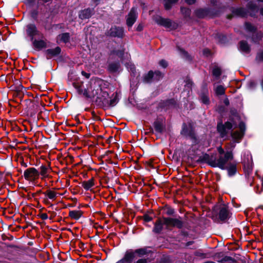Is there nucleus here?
Instances as JSON below:
<instances>
[{
	"label": "nucleus",
	"instance_id": "4d7b16f0",
	"mask_svg": "<svg viewBox=\"0 0 263 263\" xmlns=\"http://www.w3.org/2000/svg\"><path fill=\"white\" fill-rule=\"evenodd\" d=\"M185 2L189 5H191L195 2V0H185Z\"/></svg>",
	"mask_w": 263,
	"mask_h": 263
},
{
	"label": "nucleus",
	"instance_id": "79ce46f5",
	"mask_svg": "<svg viewBox=\"0 0 263 263\" xmlns=\"http://www.w3.org/2000/svg\"><path fill=\"white\" fill-rule=\"evenodd\" d=\"M226 129H230L232 128V124L230 122H226L223 125Z\"/></svg>",
	"mask_w": 263,
	"mask_h": 263
},
{
	"label": "nucleus",
	"instance_id": "603ef678",
	"mask_svg": "<svg viewBox=\"0 0 263 263\" xmlns=\"http://www.w3.org/2000/svg\"><path fill=\"white\" fill-rule=\"evenodd\" d=\"M126 66L127 68H130L133 72L135 70V67L132 64H128Z\"/></svg>",
	"mask_w": 263,
	"mask_h": 263
},
{
	"label": "nucleus",
	"instance_id": "58836bf2",
	"mask_svg": "<svg viewBox=\"0 0 263 263\" xmlns=\"http://www.w3.org/2000/svg\"><path fill=\"white\" fill-rule=\"evenodd\" d=\"M118 102L117 94L116 93L114 98L110 100L109 105L111 106H115Z\"/></svg>",
	"mask_w": 263,
	"mask_h": 263
},
{
	"label": "nucleus",
	"instance_id": "a19ab883",
	"mask_svg": "<svg viewBox=\"0 0 263 263\" xmlns=\"http://www.w3.org/2000/svg\"><path fill=\"white\" fill-rule=\"evenodd\" d=\"M135 253H137L141 255L146 254V250L144 249H139L135 250Z\"/></svg>",
	"mask_w": 263,
	"mask_h": 263
},
{
	"label": "nucleus",
	"instance_id": "aec40b11",
	"mask_svg": "<svg viewBox=\"0 0 263 263\" xmlns=\"http://www.w3.org/2000/svg\"><path fill=\"white\" fill-rule=\"evenodd\" d=\"M92 15V11L90 9H86L82 10L79 13V17L82 19H86L89 18Z\"/></svg>",
	"mask_w": 263,
	"mask_h": 263
},
{
	"label": "nucleus",
	"instance_id": "f3484780",
	"mask_svg": "<svg viewBox=\"0 0 263 263\" xmlns=\"http://www.w3.org/2000/svg\"><path fill=\"white\" fill-rule=\"evenodd\" d=\"M239 49L245 53H249L250 51V47L247 42L242 41L239 42Z\"/></svg>",
	"mask_w": 263,
	"mask_h": 263
},
{
	"label": "nucleus",
	"instance_id": "39448f33",
	"mask_svg": "<svg viewBox=\"0 0 263 263\" xmlns=\"http://www.w3.org/2000/svg\"><path fill=\"white\" fill-rule=\"evenodd\" d=\"M39 172L34 167L27 168L24 172V177L28 181L33 182L39 179Z\"/></svg>",
	"mask_w": 263,
	"mask_h": 263
},
{
	"label": "nucleus",
	"instance_id": "de8ad7c7",
	"mask_svg": "<svg viewBox=\"0 0 263 263\" xmlns=\"http://www.w3.org/2000/svg\"><path fill=\"white\" fill-rule=\"evenodd\" d=\"M195 254L197 256H200L202 258H205L206 257V255L205 254L199 252H196Z\"/></svg>",
	"mask_w": 263,
	"mask_h": 263
},
{
	"label": "nucleus",
	"instance_id": "f704fd0d",
	"mask_svg": "<svg viewBox=\"0 0 263 263\" xmlns=\"http://www.w3.org/2000/svg\"><path fill=\"white\" fill-rule=\"evenodd\" d=\"M245 27L247 31L251 32H254L256 30L255 27L250 23H246L245 24Z\"/></svg>",
	"mask_w": 263,
	"mask_h": 263
},
{
	"label": "nucleus",
	"instance_id": "a211bd4d",
	"mask_svg": "<svg viewBox=\"0 0 263 263\" xmlns=\"http://www.w3.org/2000/svg\"><path fill=\"white\" fill-rule=\"evenodd\" d=\"M195 15L199 18H203L209 15V11L206 9H199L195 11Z\"/></svg>",
	"mask_w": 263,
	"mask_h": 263
},
{
	"label": "nucleus",
	"instance_id": "f8f14e48",
	"mask_svg": "<svg viewBox=\"0 0 263 263\" xmlns=\"http://www.w3.org/2000/svg\"><path fill=\"white\" fill-rule=\"evenodd\" d=\"M43 194L45 195V198H44V201L46 203H48L49 201L48 199H50L54 201L56 199L58 193L51 190H47L45 192H43Z\"/></svg>",
	"mask_w": 263,
	"mask_h": 263
},
{
	"label": "nucleus",
	"instance_id": "f257e3e1",
	"mask_svg": "<svg viewBox=\"0 0 263 263\" xmlns=\"http://www.w3.org/2000/svg\"><path fill=\"white\" fill-rule=\"evenodd\" d=\"M217 151L219 154L218 158L216 156L212 155L211 156L206 155L205 158L208 163L212 167H218L220 168H224L225 163L228 162L233 158V154L231 152H224L223 148L219 146L217 148Z\"/></svg>",
	"mask_w": 263,
	"mask_h": 263
},
{
	"label": "nucleus",
	"instance_id": "20e7f679",
	"mask_svg": "<svg viewBox=\"0 0 263 263\" xmlns=\"http://www.w3.org/2000/svg\"><path fill=\"white\" fill-rule=\"evenodd\" d=\"M216 212L218 216V221L219 222L226 221L231 216L229 206L225 204H220L217 206L216 208Z\"/></svg>",
	"mask_w": 263,
	"mask_h": 263
},
{
	"label": "nucleus",
	"instance_id": "8fccbe9b",
	"mask_svg": "<svg viewBox=\"0 0 263 263\" xmlns=\"http://www.w3.org/2000/svg\"><path fill=\"white\" fill-rule=\"evenodd\" d=\"M257 58L258 60L263 61V51L258 53Z\"/></svg>",
	"mask_w": 263,
	"mask_h": 263
},
{
	"label": "nucleus",
	"instance_id": "5701e85b",
	"mask_svg": "<svg viewBox=\"0 0 263 263\" xmlns=\"http://www.w3.org/2000/svg\"><path fill=\"white\" fill-rule=\"evenodd\" d=\"M32 41L34 47L37 49H42L46 46V42L43 40H33Z\"/></svg>",
	"mask_w": 263,
	"mask_h": 263
},
{
	"label": "nucleus",
	"instance_id": "6e6552de",
	"mask_svg": "<svg viewBox=\"0 0 263 263\" xmlns=\"http://www.w3.org/2000/svg\"><path fill=\"white\" fill-rule=\"evenodd\" d=\"M26 32L27 35L33 41L34 37L40 34V31L36 26L33 24H29L26 26Z\"/></svg>",
	"mask_w": 263,
	"mask_h": 263
},
{
	"label": "nucleus",
	"instance_id": "6ab92c4d",
	"mask_svg": "<svg viewBox=\"0 0 263 263\" xmlns=\"http://www.w3.org/2000/svg\"><path fill=\"white\" fill-rule=\"evenodd\" d=\"M95 185V179L93 178H91L90 179L87 181H84L82 183V186L86 190H88L91 187Z\"/></svg>",
	"mask_w": 263,
	"mask_h": 263
},
{
	"label": "nucleus",
	"instance_id": "338daca9",
	"mask_svg": "<svg viewBox=\"0 0 263 263\" xmlns=\"http://www.w3.org/2000/svg\"><path fill=\"white\" fill-rule=\"evenodd\" d=\"M260 14L263 16V8L260 9Z\"/></svg>",
	"mask_w": 263,
	"mask_h": 263
},
{
	"label": "nucleus",
	"instance_id": "774afa93",
	"mask_svg": "<svg viewBox=\"0 0 263 263\" xmlns=\"http://www.w3.org/2000/svg\"><path fill=\"white\" fill-rule=\"evenodd\" d=\"M141 29V27H140V26H138V28H137V30H140Z\"/></svg>",
	"mask_w": 263,
	"mask_h": 263
},
{
	"label": "nucleus",
	"instance_id": "37998d69",
	"mask_svg": "<svg viewBox=\"0 0 263 263\" xmlns=\"http://www.w3.org/2000/svg\"><path fill=\"white\" fill-rule=\"evenodd\" d=\"M159 65L163 68H166L167 66V63L164 60H161L159 62Z\"/></svg>",
	"mask_w": 263,
	"mask_h": 263
},
{
	"label": "nucleus",
	"instance_id": "dca6fc26",
	"mask_svg": "<svg viewBox=\"0 0 263 263\" xmlns=\"http://www.w3.org/2000/svg\"><path fill=\"white\" fill-rule=\"evenodd\" d=\"M108 93L106 91H103L98 97H97V100L96 101H99L102 104H106L108 103Z\"/></svg>",
	"mask_w": 263,
	"mask_h": 263
},
{
	"label": "nucleus",
	"instance_id": "09e8293b",
	"mask_svg": "<svg viewBox=\"0 0 263 263\" xmlns=\"http://www.w3.org/2000/svg\"><path fill=\"white\" fill-rule=\"evenodd\" d=\"M40 217L42 220H46L48 218V215L46 213H42Z\"/></svg>",
	"mask_w": 263,
	"mask_h": 263
},
{
	"label": "nucleus",
	"instance_id": "393cba45",
	"mask_svg": "<svg viewBox=\"0 0 263 263\" xmlns=\"http://www.w3.org/2000/svg\"><path fill=\"white\" fill-rule=\"evenodd\" d=\"M154 72L152 70L149 71L147 74L144 76L143 80L145 83H151L154 80Z\"/></svg>",
	"mask_w": 263,
	"mask_h": 263
},
{
	"label": "nucleus",
	"instance_id": "72a5a7b5",
	"mask_svg": "<svg viewBox=\"0 0 263 263\" xmlns=\"http://www.w3.org/2000/svg\"><path fill=\"white\" fill-rule=\"evenodd\" d=\"M200 99L203 103L205 104H209L210 101L206 93H203L200 96Z\"/></svg>",
	"mask_w": 263,
	"mask_h": 263
},
{
	"label": "nucleus",
	"instance_id": "c03bdc74",
	"mask_svg": "<svg viewBox=\"0 0 263 263\" xmlns=\"http://www.w3.org/2000/svg\"><path fill=\"white\" fill-rule=\"evenodd\" d=\"M143 220L145 222H149L152 220V217L146 214L143 216Z\"/></svg>",
	"mask_w": 263,
	"mask_h": 263
},
{
	"label": "nucleus",
	"instance_id": "423d86ee",
	"mask_svg": "<svg viewBox=\"0 0 263 263\" xmlns=\"http://www.w3.org/2000/svg\"><path fill=\"white\" fill-rule=\"evenodd\" d=\"M107 35L112 37L122 38L124 35V29L121 27H112L107 32Z\"/></svg>",
	"mask_w": 263,
	"mask_h": 263
},
{
	"label": "nucleus",
	"instance_id": "c9c22d12",
	"mask_svg": "<svg viewBox=\"0 0 263 263\" xmlns=\"http://www.w3.org/2000/svg\"><path fill=\"white\" fill-rule=\"evenodd\" d=\"M225 91L224 88L221 85H219L216 89V93L218 95H222L224 94Z\"/></svg>",
	"mask_w": 263,
	"mask_h": 263
},
{
	"label": "nucleus",
	"instance_id": "bf43d9fd",
	"mask_svg": "<svg viewBox=\"0 0 263 263\" xmlns=\"http://www.w3.org/2000/svg\"><path fill=\"white\" fill-rule=\"evenodd\" d=\"M21 164L22 166L24 167H27V164L25 162H24L23 161H22L21 162Z\"/></svg>",
	"mask_w": 263,
	"mask_h": 263
},
{
	"label": "nucleus",
	"instance_id": "ddd939ff",
	"mask_svg": "<svg viewBox=\"0 0 263 263\" xmlns=\"http://www.w3.org/2000/svg\"><path fill=\"white\" fill-rule=\"evenodd\" d=\"M221 169L227 170L228 171V175L229 176H232L236 173V164L235 163H226L224 168Z\"/></svg>",
	"mask_w": 263,
	"mask_h": 263
},
{
	"label": "nucleus",
	"instance_id": "6e6d98bb",
	"mask_svg": "<svg viewBox=\"0 0 263 263\" xmlns=\"http://www.w3.org/2000/svg\"><path fill=\"white\" fill-rule=\"evenodd\" d=\"M82 74L84 76H85L86 78H89L90 77V74L84 71H82Z\"/></svg>",
	"mask_w": 263,
	"mask_h": 263
},
{
	"label": "nucleus",
	"instance_id": "69168bd1",
	"mask_svg": "<svg viewBox=\"0 0 263 263\" xmlns=\"http://www.w3.org/2000/svg\"><path fill=\"white\" fill-rule=\"evenodd\" d=\"M224 103H225V104H226V105H229V102L228 100H227H227H226L224 101Z\"/></svg>",
	"mask_w": 263,
	"mask_h": 263
},
{
	"label": "nucleus",
	"instance_id": "bb28decb",
	"mask_svg": "<svg viewBox=\"0 0 263 263\" xmlns=\"http://www.w3.org/2000/svg\"><path fill=\"white\" fill-rule=\"evenodd\" d=\"M154 128L155 130L159 133H161L163 130V126L161 122L159 121H156L154 124Z\"/></svg>",
	"mask_w": 263,
	"mask_h": 263
},
{
	"label": "nucleus",
	"instance_id": "412c9836",
	"mask_svg": "<svg viewBox=\"0 0 263 263\" xmlns=\"http://www.w3.org/2000/svg\"><path fill=\"white\" fill-rule=\"evenodd\" d=\"M83 212L81 211L73 210L69 212V216L73 219L78 220L82 215Z\"/></svg>",
	"mask_w": 263,
	"mask_h": 263
},
{
	"label": "nucleus",
	"instance_id": "1a4fd4ad",
	"mask_svg": "<svg viewBox=\"0 0 263 263\" xmlns=\"http://www.w3.org/2000/svg\"><path fill=\"white\" fill-rule=\"evenodd\" d=\"M137 18V10L135 8H133L126 18V24L127 25L131 27L135 23Z\"/></svg>",
	"mask_w": 263,
	"mask_h": 263
},
{
	"label": "nucleus",
	"instance_id": "ea45409f",
	"mask_svg": "<svg viewBox=\"0 0 263 263\" xmlns=\"http://www.w3.org/2000/svg\"><path fill=\"white\" fill-rule=\"evenodd\" d=\"M248 7H249V9L251 10L255 11V10H258V8H257V6L255 4H253V3H249Z\"/></svg>",
	"mask_w": 263,
	"mask_h": 263
},
{
	"label": "nucleus",
	"instance_id": "49530a36",
	"mask_svg": "<svg viewBox=\"0 0 263 263\" xmlns=\"http://www.w3.org/2000/svg\"><path fill=\"white\" fill-rule=\"evenodd\" d=\"M116 54L118 55L119 57L122 58V57L124 54V51L123 50H118L116 51L115 52Z\"/></svg>",
	"mask_w": 263,
	"mask_h": 263
},
{
	"label": "nucleus",
	"instance_id": "4c0bfd02",
	"mask_svg": "<svg viewBox=\"0 0 263 263\" xmlns=\"http://www.w3.org/2000/svg\"><path fill=\"white\" fill-rule=\"evenodd\" d=\"M221 69L219 67H215L213 69V74L214 76L217 77H219L221 75Z\"/></svg>",
	"mask_w": 263,
	"mask_h": 263
},
{
	"label": "nucleus",
	"instance_id": "680f3d73",
	"mask_svg": "<svg viewBox=\"0 0 263 263\" xmlns=\"http://www.w3.org/2000/svg\"><path fill=\"white\" fill-rule=\"evenodd\" d=\"M211 2H212V3L214 5H217V1H216V0H212Z\"/></svg>",
	"mask_w": 263,
	"mask_h": 263
},
{
	"label": "nucleus",
	"instance_id": "c85d7f7f",
	"mask_svg": "<svg viewBox=\"0 0 263 263\" xmlns=\"http://www.w3.org/2000/svg\"><path fill=\"white\" fill-rule=\"evenodd\" d=\"M59 37L62 42H63L65 43H67L69 41V38H70L69 33H62L59 35Z\"/></svg>",
	"mask_w": 263,
	"mask_h": 263
},
{
	"label": "nucleus",
	"instance_id": "a18cd8bd",
	"mask_svg": "<svg viewBox=\"0 0 263 263\" xmlns=\"http://www.w3.org/2000/svg\"><path fill=\"white\" fill-rule=\"evenodd\" d=\"M35 1L36 0H25V3L27 5L31 6L35 3Z\"/></svg>",
	"mask_w": 263,
	"mask_h": 263
},
{
	"label": "nucleus",
	"instance_id": "7c9ffc66",
	"mask_svg": "<svg viewBox=\"0 0 263 263\" xmlns=\"http://www.w3.org/2000/svg\"><path fill=\"white\" fill-rule=\"evenodd\" d=\"M217 130L219 133H220L222 137H224L225 135H226L227 133V132H226V128L224 127V125L222 124L218 125Z\"/></svg>",
	"mask_w": 263,
	"mask_h": 263
},
{
	"label": "nucleus",
	"instance_id": "2eb2a0df",
	"mask_svg": "<svg viewBox=\"0 0 263 263\" xmlns=\"http://www.w3.org/2000/svg\"><path fill=\"white\" fill-rule=\"evenodd\" d=\"M61 48L59 47H57L54 49H49L46 51L47 54V58L49 59L52 57L58 55L61 52Z\"/></svg>",
	"mask_w": 263,
	"mask_h": 263
},
{
	"label": "nucleus",
	"instance_id": "0eeeda50",
	"mask_svg": "<svg viewBox=\"0 0 263 263\" xmlns=\"http://www.w3.org/2000/svg\"><path fill=\"white\" fill-rule=\"evenodd\" d=\"M181 134L186 137H188L194 141L196 140V135L193 128L191 125H183Z\"/></svg>",
	"mask_w": 263,
	"mask_h": 263
},
{
	"label": "nucleus",
	"instance_id": "9b49d317",
	"mask_svg": "<svg viewBox=\"0 0 263 263\" xmlns=\"http://www.w3.org/2000/svg\"><path fill=\"white\" fill-rule=\"evenodd\" d=\"M155 22L159 25L166 28H170L172 27L171 21L168 18H164L160 16H156L155 18Z\"/></svg>",
	"mask_w": 263,
	"mask_h": 263
},
{
	"label": "nucleus",
	"instance_id": "cd10ccee",
	"mask_svg": "<svg viewBox=\"0 0 263 263\" xmlns=\"http://www.w3.org/2000/svg\"><path fill=\"white\" fill-rule=\"evenodd\" d=\"M233 14L241 17H245L247 15V12L243 8H238L233 11Z\"/></svg>",
	"mask_w": 263,
	"mask_h": 263
},
{
	"label": "nucleus",
	"instance_id": "c756f323",
	"mask_svg": "<svg viewBox=\"0 0 263 263\" xmlns=\"http://www.w3.org/2000/svg\"><path fill=\"white\" fill-rule=\"evenodd\" d=\"M178 50L182 58L189 60L191 59L188 53L186 52L185 50H184L183 49L178 47Z\"/></svg>",
	"mask_w": 263,
	"mask_h": 263
},
{
	"label": "nucleus",
	"instance_id": "052dcab7",
	"mask_svg": "<svg viewBox=\"0 0 263 263\" xmlns=\"http://www.w3.org/2000/svg\"><path fill=\"white\" fill-rule=\"evenodd\" d=\"M193 241H189L186 243L185 246L188 247V246L191 245L192 244H193Z\"/></svg>",
	"mask_w": 263,
	"mask_h": 263
},
{
	"label": "nucleus",
	"instance_id": "3c124183",
	"mask_svg": "<svg viewBox=\"0 0 263 263\" xmlns=\"http://www.w3.org/2000/svg\"><path fill=\"white\" fill-rule=\"evenodd\" d=\"M211 53V51L209 49H203V53L204 55H206V56H208Z\"/></svg>",
	"mask_w": 263,
	"mask_h": 263
},
{
	"label": "nucleus",
	"instance_id": "7ed1b4c3",
	"mask_svg": "<svg viewBox=\"0 0 263 263\" xmlns=\"http://www.w3.org/2000/svg\"><path fill=\"white\" fill-rule=\"evenodd\" d=\"M102 92L101 85L98 81H91L87 87V92H85V97L92 98L98 97Z\"/></svg>",
	"mask_w": 263,
	"mask_h": 263
},
{
	"label": "nucleus",
	"instance_id": "13d9d810",
	"mask_svg": "<svg viewBox=\"0 0 263 263\" xmlns=\"http://www.w3.org/2000/svg\"><path fill=\"white\" fill-rule=\"evenodd\" d=\"M186 85L189 86V87H190L192 85V82L189 80L186 81Z\"/></svg>",
	"mask_w": 263,
	"mask_h": 263
},
{
	"label": "nucleus",
	"instance_id": "9d476101",
	"mask_svg": "<svg viewBox=\"0 0 263 263\" xmlns=\"http://www.w3.org/2000/svg\"><path fill=\"white\" fill-rule=\"evenodd\" d=\"M135 257V252L132 250H128L125 252L124 257L117 263H132Z\"/></svg>",
	"mask_w": 263,
	"mask_h": 263
},
{
	"label": "nucleus",
	"instance_id": "b1692460",
	"mask_svg": "<svg viewBox=\"0 0 263 263\" xmlns=\"http://www.w3.org/2000/svg\"><path fill=\"white\" fill-rule=\"evenodd\" d=\"M240 131H235L232 133V137L235 140H239L241 139L243 135L242 128V124H240Z\"/></svg>",
	"mask_w": 263,
	"mask_h": 263
},
{
	"label": "nucleus",
	"instance_id": "2f4dec72",
	"mask_svg": "<svg viewBox=\"0 0 263 263\" xmlns=\"http://www.w3.org/2000/svg\"><path fill=\"white\" fill-rule=\"evenodd\" d=\"M178 0H166L164 4L165 9L169 10L171 8L172 4L177 2Z\"/></svg>",
	"mask_w": 263,
	"mask_h": 263
},
{
	"label": "nucleus",
	"instance_id": "0e129e2a",
	"mask_svg": "<svg viewBox=\"0 0 263 263\" xmlns=\"http://www.w3.org/2000/svg\"><path fill=\"white\" fill-rule=\"evenodd\" d=\"M233 16V14L228 15L227 18L228 19H231Z\"/></svg>",
	"mask_w": 263,
	"mask_h": 263
},
{
	"label": "nucleus",
	"instance_id": "f03ea898",
	"mask_svg": "<svg viewBox=\"0 0 263 263\" xmlns=\"http://www.w3.org/2000/svg\"><path fill=\"white\" fill-rule=\"evenodd\" d=\"M164 226L168 230H172L174 227L181 229L183 226V222L178 218L163 217L158 218L155 222L153 232L156 233H161Z\"/></svg>",
	"mask_w": 263,
	"mask_h": 263
},
{
	"label": "nucleus",
	"instance_id": "e2e57ef3",
	"mask_svg": "<svg viewBox=\"0 0 263 263\" xmlns=\"http://www.w3.org/2000/svg\"><path fill=\"white\" fill-rule=\"evenodd\" d=\"M229 259H232V258L230 257H226L224 259H223V260L224 261H227V260H228Z\"/></svg>",
	"mask_w": 263,
	"mask_h": 263
},
{
	"label": "nucleus",
	"instance_id": "4468645a",
	"mask_svg": "<svg viewBox=\"0 0 263 263\" xmlns=\"http://www.w3.org/2000/svg\"><path fill=\"white\" fill-rule=\"evenodd\" d=\"M73 87L77 89V92L79 94L83 95L85 97V92H87V88L86 89H83V83L81 81L74 82L72 84Z\"/></svg>",
	"mask_w": 263,
	"mask_h": 263
},
{
	"label": "nucleus",
	"instance_id": "5fc2aeb1",
	"mask_svg": "<svg viewBox=\"0 0 263 263\" xmlns=\"http://www.w3.org/2000/svg\"><path fill=\"white\" fill-rule=\"evenodd\" d=\"M174 211L173 209H168L166 212V214L168 215H172L174 214Z\"/></svg>",
	"mask_w": 263,
	"mask_h": 263
},
{
	"label": "nucleus",
	"instance_id": "864d4df0",
	"mask_svg": "<svg viewBox=\"0 0 263 263\" xmlns=\"http://www.w3.org/2000/svg\"><path fill=\"white\" fill-rule=\"evenodd\" d=\"M147 260L146 259L142 258L137 260V263H147Z\"/></svg>",
	"mask_w": 263,
	"mask_h": 263
},
{
	"label": "nucleus",
	"instance_id": "a878e982",
	"mask_svg": "<svg viewBox=\"0 0 263 263\" xmlns=\"http://www.w3.org/2000/svg\"><path fill=\"white\" fill-rule=\"evenodd\" d=\"M120 67V64L118 62H113L109 64L108 70L109 71L114 72L117 71Z\"/></svg>",
	"mask_w": 263,
	"mask_h": 263
},
{
	"label": "nucleus",
	"instance_id": "4be33fe9",
	"mask_svg": "<svg viewBox=\"0 0 263 263\" xmlns=\"http://www.w3.org/2000/svg\"><path fill=\"white\" fill-rule=\"evenodd\" d=\"M40 172H39L40 175H41V179L44 180L45 178L48 176V173L49 170V168L45 165H41L40 166Z\"/></svg>",
	"mask_w": 263,
	"mask_h": 263
},
{
	"label": "nucleus",
	"instance_id": "e433bc0d",
	"mask_svg": "<svg viewBox=\"0 0 263 263\" xmlns=\"http://www.w3.org/2000/svg\"><path fill=\"white\" fill-rule=\"evenodd\" d=\"M181 11L185 17L190 16L191 14V10L186 8H181Z\"/></svg>",
	"mask_w": 263,
	"mask_h": 263
},
{
	"label": "nucleus",
	"instance_id": "473e14b6",
	"mask_svg": "<svg viewBox=\"0 0 263 263\" xmlns=\"http://www.w3.org/2000/svg\"><path fill=\"white\" fill-rule=\"evenodd\" d=\"M154 80L159 81L163 77V74L159 71H155L154 72Z\"/></svg>",
	"mask_w": 263,
	"mask_h": 263
}]
</instances>
